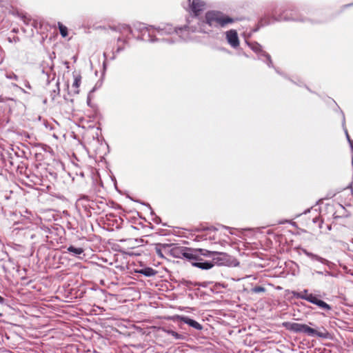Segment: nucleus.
<instances>
[{"label": "nucleus", "mask_w": 353, "mask_h": 353, "mask_svg": "<svg viewBox=\"0 0 353 353\" xmlns=\"http://www.w3.org/2000/svg\"><path fill=\"white\" fill-rule=\"evenodd\" d=\"M201 252L208 253L205 249H192L187 247L178 246L173 243H169L168 254L179 259H185L193 266L202 270H209L214 266V263L203 261L201 258Z\"/></svg>", "instance_id": "1"}, {"label": "nucleus", "mask_w": 353, "mask_h": 353, "mask_svg": "<svg viewBox=\"0 0 353 353\" xmlns=\"http://www.w3.org/2000/svg\"><path fill=\"white\" fill-rule=\"evenodd\" d=\"M187 28V26H184L183 28H173L171 25L169 24L164 26L163 28H147L146 32H148V39H147L151 42H153L154 41L160 39L159 38H157V37H162L166 34L174 35V37H172V40H170L169 39H162L163 40H165L169 42H174V41H177L178 39H185V38L181 34V33L183 30H186Z\"/></svg>", "instance_id": "2"}, {"label": "nucleus", "mask_w": 353, "mask_h": 353, "mask_svg": "<svg viewBox=\"0 0 353 353\" xmlns=\"http://www.w3.org/2000/svg\"><path fill=\"white\" fill-rule=\"evenodd\" d=\"M283 325L287 330L291 332L303 333L308 336H317L322 339H327L330 335L329 332L323 327H321L319 330H316L306 324L294 322H285Z\"/></svg>", "instance_id": "3"}, {"label": "nucleus", "mask_w": 353, "mask_h": 353, "mask_svg": "<svg viewBox=\"0 0 353 353\" xmlns=\"http://www.w3.org/2000/svg\"><path fill=\"white\" fill-rule=\"evenodd\" d=\"M205 23L210 27H225L235 20L220 12L210 11L205 14Z\"/></svg>", "instance_id": "4"}, {"label": "nucleus", "mask_w": 353, "mask_h": 353, "mask_svg": "<svg viewBox=\"0 0 353 353\" xmlns=\"http://www.w3.org/2000/svg\"><path fill=\"white\" fill-rule=\"evenodd\" d=\"M208 253L201 252L202 256L212 258L214 263L219 265H232L233 262L236 261L232 256L225 252H212L205 250Z\"/></svg>", "instance_id": "5"}, {"label": "nucleus", "mask_w": 353, "mask_h": 353, "mask_svg": "<svg viewBox=\"0 0 353 353\" xmlns=\"http://www.w3.org/2000/svg\"><path fill=\"white\" fill-rule=\"evenodd\" d=\"M286 11H283L282 13L276 16V13H273V19H271L268 17H264L260 19L258 23V27L254 30V31H257L260 27H263L265 26H268L271 23L272 21H289V20H296L292 16H289L288 14H285Z\"/></svg>", "instance_id": "6"}, {"label": "nucleus", "mask_w": 353, "mask_h": 353, "mask_svg": "<svg viewBox=\"0 0 353 353\" xmlns=\"http://www.w3.org/2000/svg\"><path fill=\"white\" fill-rule=\"evenodd\" d=\"M251 48L253 51L256 53H259L261 56H263L267 59V64L269 67H273L271 57L269 54L262 50V46L258 43H254L251 45Z\"/></svg>", "instance_id": "7"}, {"label": "nucleus", "mask_w": 353, "mask_h": 353, "mask_svg": "<svg viewBox=\"0 0 353 353\" xmlns=\"http://www.w3.org/2000/svg\"><path fill=\"white\" fill-rule=\"evenodd\" d=\"M226 39L228 42L232 47L236 48L239 46L238 34L236 30H230L229 31H227Z\"/></svg>", "instance_id": "8"}, {"label": "nucleus", "mask_w": 353, "mask_h": 353, "mask_svg": "<svg viewBox=\"0 0 353 353\" xmlns=\"http://www.w3.org/2000/svg\"><path fill=\"white\" fill-rule=\"evenodd\" d=\"M310 303L316 305L325 311H330L332 310V307L325 301L319 299L317 295H315L313 299L311 297Z\"/></svg>", "instance_id": "9"}, {"label": "nucleus", "mask_w": 353, "mask_h": 353, "mask_svg": "<svg viewBox=\"0 0 353 353\" xmlns=\"http://www.w3.org/2000/svg\"><path fill=\"white\" fill-rule=\"evenodd\" d=\"M205 3L201 0H193L190 6L191 10L195 16H198L199 12L203 10Z\"/></svg>", "instance_id": "10"}, {"label": "nucleus", "mask_w": 353, "mask_h": 353, "mask_svg": "<svg viewBox=\"0 0 353 353\" xmlns=\"http://www.w3.org/2000/svg\"><path fill=\"white\" fill-rule=\"evenodd\" d=\"M169 243H158L155 246V252L157 254L164 258V254H168Z\"/></svg>", "instance_id": "11"}, {"label": "nucleus", "mask_w": 353, "mask_h": 353, "mask_svg": "<svg viewBox=\"0 0 353 353\" xmlns=\"http://www.w3.org/2000/svg\"><path fill=\"white\" fill-rule=\"evenodd\" d=\"M181 321L197 330H201L203 329V326L199 323L188 316H181Z\"/></svg>", "instance_id": "12"}, {"label": "nucleus", "mask_w": 353, "mask_h": 353, "mask_svg": "<svg viewBox=\"0 0 353 353\" xmlns=\"http://www.w3.org/2000/svg\"><path fill=\"white\" fill-rule=\"evenodd\" d=\"M303 253L307 256L310 258L312 260H315V261H319V262H321V263H323L324 265H328L330 263V261H327V259H323L321 256H320L319 255H316V254H313L312 252H308L307 250H304Z\"/></svg>", "instance_id": "13"}, {"label": "nucleus", "mask_w": 353, "mask_h": 353, "mask_svg": "<svg viewBox=\"0 0 353 353\" xmlns=\"http://www.w3.org/2000/svg\"><path fill=\"white\" fill-rule=\"evenodd\" d=\"M295 296L298 299H301L303 300H305L310 303V299L311 297L313 299L314 297V294L312 293H309L307 290H304L302 292H297L295 294Z\"/></svg>", "instance_id": "14"}, {"label": "nucleus", "mask_w": 353, "mask_h": 353, "mask_svg": "<svg viewBox=\"0 0 353 353\" xmlns=\"http://www.w3.org/2000/svg\"><path fill=\"white\" fill-rule=\"evenodd\" d=\"M137 272L143 274L145 276H152L156 275V274L157 273V272L155 270L149 267L144 268L139 270H137Z\"/></svg>", "instance_id": "15"}, {"label": "nucleus", "mask_w": 353, "mask_h": 353, "mask_svg": "<svg viewBox=\"0 0 353 353\" xmlns=\"http://www.w3.org/2000/svg\"><path fill=\"white\" fill-rule=\"evenodd\" d=\"M165 332H166L168 335H171L176 340H185L186 339V336L182 334H179L178 332L172 330H165Z\"/></svg>", "instance_id": "16"}, {"label": "nucleus", "mask_w": 353, "mask_h": 353, "mask_svg": "<svg viewBox=\"0 0 353 353\" xmlns=\"http://www.w3.org/2000/svg\"><path fill=\"white\" fill-rule=\"evenodd\" d=\"M67 250L68 252L71 253L72 256H77L78 255L81 254L83 252V249L81 248H75L73 245H70Z\"/></svg>", "instance_id": "17"}, {"label": "nucleus", "mask_w": 353, "mask_h": 353, "mask_svg": "<svg viewBox=\"0 0 353 353\" xmlns=\"http://www.w3.org/2000/svg\"><path fill=\"white\" fill-rule=\"evenodd\" d=\"M80 83H81V77H76L75 79H74V83L72 84V87L75 88L74 92L75 94H79V87L80 85Z\"/></svg>", "instance_id": "18"}, {"label": "nucleus", "mask_w": 353, "mask_h": 353, "mask_svg": "<svg viewBox=\"0 0 353 353\" xmlns=\"http://www.w3.org/2000/svg\"><path fill=\"white\" fill-rule=\"evenodd\" d=\"M58 26L60 34L63 37H65L68 35V28L60 22L58 23Z\"/></svg>", "instance_id": "19"}, {"label": "nucleus", "mask_w": 353, "mask_h": 353, "mask_svg": "<svg viewBox=\"0 0 353 353\" xmlns=\"http://www.w3.org/2000/svg\"><path fill=\"white\" fill-rule=\"evenodd\" d=\"M251 291L254 293H260L265 292V288L263 286H255L252 288Z\"/></svg>", "instance_id": "20"}, {"label": "nucleus", "mask_w": 353, "mask_h": 353, "mask_svg": "<svg viewBox=\"0 0 353 353\" xmlns=\"http://www.w3.org/2000/svg\"><path fill=\"white\" fill-rule=\"evenodd\" d=\"M6 78L17 81L19 77L14 72H10L6 74Z\"/></svg>", "instance_id": "21"}, {"label": "nucleus", "mask_w": 353, "mask_h": 353, "mask_svg": "<svg viewBox=\"0 0 353 353\" xmlns=\"http://www.w3.org/2000/svg\"><path fill=\"white\" fill-rule=\"evenodd\" d=\"M57 90H54L51 93L52 99L54 100L55 97L59 94V83H57Z\"/></svg>", "instance_id": "22"}, {"label": "nucleus", "mask_w": 353, "mask_h": 353, "mask_svg": "<svg viewBox=\"0 0 353 353\" xmlns=\"http://www.w3.org/2000/svg\"><path fill=\"white\" fill-rule=\"evenodd\" d=\"M313 222L314 223H317L319 222V228H322V224H323V221L320 219L319 217H315L313 219Z\"/></svg>", "instance_id": "23"}, {"label": "nucleus", "mask_w": 353, "mask_h": 353, "mask_svg": "<svg viewBox=\"0 0 353 353\" xmlns=\"http://www.w3.org/2000/svg\"><path fill=\"white\" fill-rule=\"evenodd\" d=\"M346 136H347V141L350 143L352 152H353V141L350 139V137L347 132H346Z\"/></svg>", "instance_id": "24"}, {"label": "nucleus", "mask_w": 353, "mask_h": 353, "mask_svg": "<svg viewBox=\"0 0 353 353\" xmlns=\"http://www.w3.org/2000/svg\"><path fill=\"white\" fill-rule=\"evenodd\" d=\"M6 303V299L0 296V304H4Z\"/></svg>", "instance_id": "25"}, {"label": "nucleus", "mask_w": 353, "mask_h": 353, "mask_svg": "<svg viewBox=\"0 0 353 353\" xmlns=\"http://www.w3.org/2000/svg\"><path fill=\"white\" fill-rule=\"evenodd\" d=\"M81 199H86V200H88V196H85V195H83L81 196L79 200H81Z\"/></svg>", "instance_id": "26"}, {"label": "nucleus", "mask_w": 353, "mask_h": 353, "mask_svg": "<svg viewBox=\"0 0 353 353\" xmlns=\"http://www.w3.org/2000/svg\"><path fill=\"white\" fill-rule=\"evenodd\" d=\"M3 101H3V97H0V102H3Z\"/></svg>", "instance_id": "27"}, {"label": "nucleus", "mask_w": 353, "mask_h": 353, "mask_svg": "<svg viewBox=\"0 0 353 353\" xmlns=\"http://www.w3.org/2000/svg\"><path fill=\"white\" fill-rule=\"evenodd\" d=\"M121 50H122V48H119L117 49V52H120Z\"/></svg>", "instance_id": "28"}, {"label": "nucleus", "mask_w": 353, "mask_h": 353, "mask_svg": "<svg viewBox=\"0 0 353 353\" xmlns=\"http://www.w3.org/2000/svg\"><path fill=\"white\" fill-rule=\"evenodd\" d=\"M87 103H88V105H90V99H88Z\"/></svg>", "instance_id": "29"}, {"label": "nucleus", "mask_w": 353, "mask_h": 353, "mask_svg": "<svg viewBox=\"0 0 353 353\" xmlns=\"http://www.w3.org/2000/svg\"><path fill=\"white\" fill-rule=\"evenodd\" d=\"M316 273L319 274H323L322 272H316Z\"/></svg>", "instance_id": "30"}, {"label": "nucleus", "mask_w": 353, "mask_h": 353, "mask_svg": "<svg viewBox=\"0 0 353 353\" xmlns=\"http://www.w3.org/2000/svg\"><path fill=\"white\" fill-rule=\"evenodd\" d=\"M327 228H328L329 230H331V225H328Z\"/></svg>", "instance_id": "31"}, {"label": "nucleus", "mask_w": 353, "mask_h": 353, "mask_svg": "<svg viewBox=\"0 0 353 353\" xmlns=\"http://www.w3.org/2000/svg\"><path fill=\"white\" fill-rule=\"evenodd\" d=\"M46 102H47V100H46V99H45V100L43 101V103H46Z\"/></svg>", "instance_id": "32"}, {"label": "nucleus", "mask_w": 353, "mask_h": 353, "mask_svg": "<svg viewBox=\"0 0 353 353\" xmlns=\"http://www.w3.org/2000/svg\"><path fill=\"white\" fill-rule=\"evenodd\" d=\"M233 264H234V265H236V263H233ZM236 265H239V263H236Z\"/></svg>", "instance_id": "33"}, {"label": "nucleus", "mask_w": 353, "mask_h": 353, "mask_svg": "<svg viewBox=\"0 0 353 353\" xmlns=\"http://www.w3.org/2000/svg\"><path fill=\"white\" fill-rule=\"evenodd\" d=\"M352 192H353V190H352Z\"/></svg>", "instance_id": "34"}]
</instances>
